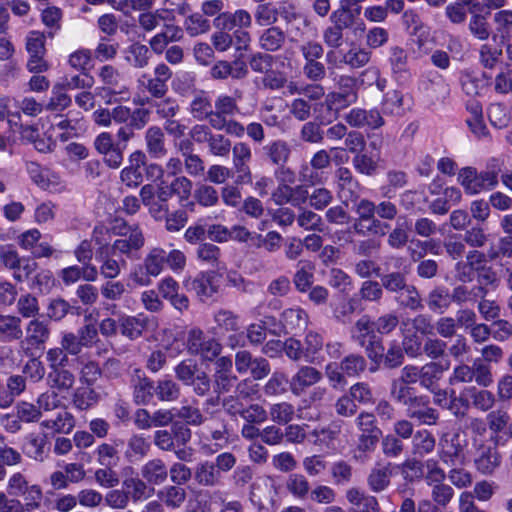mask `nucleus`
I'll return each instance as SVG.
<instances>
[{
	"label": "nucleus",
	"instance_id": "nucleus-8",
	"mask_svg": "<svg viewBox=\"0 0 512 512\" xmlns=\"http://www.w3.org/2000/svg\"><path fill=\"white\" fill-rule=\"evenodd\" d=\"M166 251L161 247H153L146 254L140 271L132 274L133 281L140 286H149L152 277L159 276L166 264Z\"/></svg>",
	"mask_w": 512,
	"mask_h": 512
},
{
	"label": "nucleus",
	"instance_id": "nucleus-63",
	"mask_svg": "<svg viewBox=\"0 0 512 512\" xmlns=\"http://www.w3.org/2000/svg\"><path fill=\"white\" fill-rule=\"evenodd\" d=\"M370 59V51L365 48L352 47L343 54L341 62L353 69H358L368 64Z\"/></svg>",
	"mask_w": 512,
	"mask_h": 512
},
{
	"label": "nucleus",
	"instance_id": "nucleus-16",
	"mask_svg": "<svg viewBox=\"0 0 512 512\" xmlns=\"http://www.w3.org/2000/svg\"><path fill=\"white\" fill-rule=\"evenodd\" d=\"M344 119L353 128L378 129L385 124L384 118L376 108L370 110L353 108L345 115Z\"/></svg>",
	"mask_w": 512,
	"mask_h": 512
},
{
	"label": "nucleus",
	"instance_id": "nucleus-59",
	"mask_svg": "<svg viewBox=\"0 0 512 512\" xmlns=\"http://www.w3.org/2000/svg\"><path fill=\"white\" fill-rule=\"evenodd\" d=\"M416 395L417 394L415 393V389L413 387L400 381L399 379H394L391 382L390 396L396 403L406 407Z\"/></svg>",
	"mask_w": 512,
	"mask_h": 512
},
{
	"label": "nucleus",
	"instance_id": "nucleus-55",
	"mask_svg": "<svg viewBox=\"0 0 512 512\" xmlns=\"http://www.w3.org/2000/svg\"><path fill=\"white\" fill-rule=\"evenodd\" d=\"M0 334L9 341L21 339L23 337L21 319L17 316L0 314Z\"/></svg>",
	"mask_w": 512,
	"mask_h": 512
},
{
	"label": "nucleus",
	"instance_id": "nucleus-10",
	"mask_svg": "<svg viewBox=\"0 0 512 512\" xmlns=\"http://www.w3.org/2000/svg\"><path fill=\"white\" fill-rule=\"evenodd\" d=\"M405 408L407 417L421 425L434 426L439 421L440 414L430 406V399L426 395H416Z\"/></svg>",
	"mask_w": 512,
	"mask_h": 512
},
{
	"label": "nucleus",
	"instance_id": "nucleus-64",
	"mask_svg": "<svg viewBox=\"0 0 512 512\" xmlns=\"http://www.w3.org/2000/svg\"><path fill=\"white\" fill-rule=\"evenodd\" d=\"M155 394L160 401L173 402L180 396V387L172 379L163 378L157 381Z\"/></svg>",
	"mask_w": 512,
	"mask_h": 512
},
{
	"label": "nucleus",
	"instance_id": "nucleus-61",
	"mask_svg": "<svg viewBox=\"0 0 512 512\" xmlns=\"http://www.w3.org/2000/svg\"><path fill=\"white\" fill-rule=\"evenodd\" d=\"M173 410L175 411V416L183 420L187 425L199 426L205 420L197 405L189 404L186 401L183 402L181 407L174 408Z\"/></svg>",
	"mask_w": 512,
	"mask_h": 512
},
{
	"label": "nucleus",
	"instance_id": "nucleus-30",
	"mask_svg": "<svg viewBox=\"0 0 512 512\" xmlns=\"http://www.w3.org/2000/svg\"><path fill=\"white\" fill-rule=\"evenodd\" d=\"M304 360L307 363H320L324 360L321 352L324 347L323 336L315 331H308L302 343Z\"/></svg>",
	"mask_w": 512,
	"mask_h": 512
},
{
	"label": "nucleus",
	"instance_id": "nucleus-25",
	"mask_svg": "<svg viewBox=\"0 0 512 512\" xmlns=\"http://www.w3.org/2000/svg\"><path fill=\"white\" fill-rule=\"evenodd\" d=\"M213 103L210 96L204 90H197L189 104V112L197 121L208 120L211 126V119L214 117Z\"/></svg>",
	"mask_w": 512,
	"mask_h": 512
},
{
	"label": "nucleus",
	"instance_id": "nucleus-49",
	"mask_svg": "<svg viewBox=\"0 0 512 512\" xmlns=\"http://www.w3.org/2000/svg\"><path fill=\"white\" fill-rule=\"evenodd\" d=\"M503 160L500 158H491L486 168L482 171H478V176L481 182L486 187L487 191L494 189L498 185V177L502 171Z\"/></svg>",
	"mask_w": 512,
	"mask_h": 512
},
{
	"label": "nucleus",
	"instance_id": "nucleus-5",
	"mask_svg": "<svg viewBox=\"0 0 512 512\" xmlns=\"http://www.w3.org/2000/svg\"><path fill=\"white\" fill-rule=\"evenodd\" d=\"M51 335L48 322L34 318L25 327V336L19 342V352L24 356H33L43 350Z\"/></svg>",
	"mask_w": 512,
	"mask_h": 512
},
{
	"label": "nucleus",
	"instance_id": "nucleus-56",
	"mask_svg": "<svg viewBox=\"0 0 512 512\" xmlns=\"http://www.w3.org/2000/svg\"><path fill=\"white\" fill-rule=\"evenodd\" d=\"M183 26L186 33L191 37L205 34L211 29L210 21L201 13L188 15L184 20Z\"/></svg>",
	"mask_w": 512,
	"mask_h": 512
},
{
	"label": "nucleus",
	"instance_id": "nucleus-7",
	"mask_svg": "<svg viewBox=\"0 0 512 512\" xmlns=\"http://www.w3.org/2000/svg\"><path fill=\"white\" fill-rule=\"evenodd\" d=\"M355 425L360 432L357 451L372 453L382 437V430L377 426L375 414L367 411L360 412L355 418Z\"/></svg>",
	"mask_w": 512,
	"mask_h": 512
},
{
	"label": "nucleus",
	"instance_id": "nucleus-52",
	"mask_svg": "<svg viewBox=\"0 0 512 512\" xmlns=\"http://www.w3.org/2000/svg\"><path fill=\"white\" fill-rule=\"evenodd\" d=\"M296 221L298 226L306 231H324V222L322 217L310 209L301 207Z\"/></svg>",
	"mask_w": 512,
	"mask_h": 512
},
{
	"label": "nucleus",
	"instance_id": "nucleus-51",
	"mask_svg": "<svg viewBox=\"0 0 512 512\" xmlns=\"http://www.w3.org/2000/svg\"><path fill=\"white\" fill-rule=\"evenodd\" d=\"M285 487L297 499H306L311 490L308 479L300 473H291L286 480Z\"/></svg>",
	"mask_w": 512,
	"mask_h": 512
},
{
	"label": "nucleus",
	"instance_id": "nucleus-19",
	"mask_svg": "<svg viewBox=\"0 0 512 512\" xmlns=\"http://www.w3.org/2000/svg\"><path fill=\"white\" fill-rule=\"evenodd\" d=\"M132 396L136 405H148L155 394L154 382L140 369H135L131 378Z\"/></svg>",
	"mask_w": 512,
	"mask_h": 512
},
{
	"label": "nucleus",
	"instance_id": "nucleus-24",
	"mask_svg": "<svg viewBox=\"0 0 512 512\" xmlns=\"http://www.w3.org/2000/svg\"><path fill=\"white\" fill-rule=\"evenodd\" d=\"M213 107L214 117L211 119V126H213V123L234 118L240 113L238 99L228 94H219L213 102Z\"/></svg>",
	"mask_w": 512,
	"mask_h": 512
},
{
	"label": "nucleus",
	"instance_id": "nucleus-53",
	"mask_svg": "<svg viewBox=\"0 0 512 512\" xmlns=\"http://www.w3.org/2000/svg\"><path fill=\"white\" fill-rule=\"evenodd\" d=\"M256 23L261 27L275 26L278 21V6L271 2L258 4L254 11Z\"/></svg>",
	"mask_w": 512,
	"mask_h": 512
},
{
	"label": "nucleus",
	"instance_id": "nucleus-50",
	"mask_svg": "<svg viewBox=\"0 0 512 512\" xmlns=\"http://www.w3.org/2000/svg\"><path fill=\"white\" fill-rule=\"evenodd\" d=\"M466 394L472 401L475 408L486 412L490 410L495 404V396L488 390H479L474 386L464 388Z\"/></svg>",
	"mask_w": 512,
	"mask_h": 512
},
{
	"label": "nucleus",
	"instance_id": "nucleus-6",
	"mask_svg": "<svg viewBox=\"0 0 512 512\" xmlns=\"http://www.w3.org/2000/svg\"><path fill=\"white\" fill-rule=\"evenodd\" d=\"M7 493L14 497H23L26 511L36 510L41 506L43 492L38 484H30L21 472L13 473L7 482Z\"/></svg>",
	"mask_w": 512,
	"mask_h": 512
},
{
	"label": "nucleus",
	"instance_id": "nucleus-23",
	"mask_svg": "<svg viewBox=\"0 0 512 512\" xmlns=\"http://www.w3.org/2000/svg\"><path fill=\"white\" fill-rule=\"evenodd\" d=\"M346 499L351 504L349 512H380L377 498L352 487L346 491Z\"/></svg>",
	"mask_w": 512,
	"mask_h": 512
},
{
	"label": "nucleus",
	"instance_id": "nucleus-33",
	"mask_svg": "<svg viewBox=\"0 0 512 512\" xmlns=\"http://www.w3.org/2000/svg\"><path fill=\"white\" fill-rule=\"evenodd\" d=\"M59 277L66 285L73 284L80 279L94 282L98 278V269L95 265H86L82 267L73 265L62 269L59 273Z\"/></svg>",
	"mask_w": 512,
	"mask_h": 512
},
{
	"label": "nucleus",
	"instance_id": "nucleus-9",
	"mask_svg": "<svg viewBox=\"0 0 512 512\" xmlns=\"http://www.w3.org/2000/svg\"><path fill=\"white\" fill-rule=\"evenodd\" d=\"M188 292H193L201 302H207L218 293V277L214 272H201L194 278L183 282Z\"/></svg>",
	"mask_w": 512,
	"mask_h": 512
},
{
	"label": "nucleus",
	"instance_id": "nucleus-60",
	"mask_svg": "<svg viewBox=\"0 0 512 512\" xmlns=\"http://www.w3.org/2000/svg\"><path fill=\"white\" fill-rule=\"evenodd\" d=\"M314 108L315 103L309 102L303 97L294 98L288 104L290 115L301 122L307 121L311 118Z\"/></svg>",
	"mask_w": 512,
	"mask_h": 512
},
{
	"label": "nucleus",
	"instance_id": "nucleus-57",
	"mask_svg": "<svg viewBox=\"0 0 512 512\" xmlns=\"http://www.w3.org/2000/svg\"><path fill=\"white\" fill-rule=\"evenodd\" d=\"M341 367L348 377H358L367 368V361L361 354L351 353L340 361Z\"/></svg>",
	"mask_w": 512,
	"mask_h": 512
},
{
	"label": "nucleus",
	"instance_id": "nucleus-54",
	"mask_svg": "<svg viewBox=\"0 0 512 512\" xmlns=\"http://www.w3.org/2000/svg\"><path fill=\"white\" fill-rule=\"evenodd\" d=\"M397 294V301L401 307L412 311L423 309L421 296L414 285L407 284L406 287Z\"/></svg>",
	"mask_w": 512,
	"mask_h": 512
},
{
	"label": "nucleus",
	"instance_id": "nucleus-32",
	"mask_svg": "<svg viewBox=\"0 0 512 512\" xmlns=\"http://www.w3.org/2000/svg\"><path fill=\"white\" fill-rule=\"evenodd\" d=\"M286 42V33L278 26H269L262 30L259 38V47L266 52H277Z\"/></svg>",
	"mask_w": 512,
	"mask_h": 512
},
{
	"label": "nucleus",
	"instance_id": "nucleus-29",
	"mask_svg": "<svg viewBox=\"0 0 512 512\" xmlns=\"http://www.w3.org/2000/svg\"><path fill=\"white\" fill-rule=\"evenodd\" d=\"M501 455L496 447L483 446L475 458V466L483 475H492L501 464Z\"/></svg>",
	"mask_w": 512,
	"mask_h": 512
},
{
	"label": "nucleus",
	"instance_id": "nucleus-1",
	"mask_svg": "<svg viewBox=\"0 0 512 512\" xmlns=\"http://www.w3.org/2000/svg\"><path fill=\"white\" fill-rule=\"evenodd\" d=\"M354 203L353 210L357 217L352 225L353 231L363 237L384 236L390 226L376 216V204L366 198L359 199Z\"/></svg>",
	"mask_w": 512,
	"mask_h": 512
},
{
	"label": "nucleus",
	"instance_id": "nucleus-38",
	"mask_svg": "<svg viewBox=\"0 0 512 512\" xmlns=\"http://www.w3.org/2000/svg\"><path fill=\"white\" fill-rule=\"evenodd\" d=\"M120 332L130 340L141 337L145 330L148 319L143 314L137 316L123 315L118 320Z\"/></svg>",
	"mask_w": 512,
	"mask_h": 512
},
{
	"label": "nucleus",
	"instance_id": "nucleus-34",
	"mask_svg": "<svg viewBox=\"0 0 512 512\" xmlns=\"http://www.w3.org/2000/svg\"><path fill=\"white\" fill-rule=\"evenodd\" d=\"M426 305L428 309L436 314L445 313L451 306L450 290L444 285L435 286L427 295Z\"/></svg>",
	"mask_w": 512,
	"mask_h": 512
},
{
	"label": "nucleus",
	"instance_id": "nucleus-62",
	"mask_svg": "<svg viewBox=\"0 0 512 512\" xmlns=\"http://www.w3.org/2000/svg\"><path fill=\"white\" fill-rule=\"evenodd\" d=\"M194 199L200 206L209 208L219 203V193L213 186L201 183L194 191Z\"/></svg>",
	"mask_w": 512,
	"mask_h": 512
},
{
	"label": "nucleus",
	"instance_id": "nucleus-3",
	"mask_svg": "<svg viewBox=\"0 0 512 512\" xmlns=\"http://www.w3.org/2000/svg\"><path fill=\"white\" fill-rule=\"evenodd\" d=\"M350 337L353 342L365 350L369 358H376L380 354L383 339L377 335L368 315L359 318L350 329Z\"/></svg>",
	"mask_w": 512,
	"mask_h": 512
},
{
	"label": "nucleus",
	"instance_id": "nucleus-15",
	"mask_svg": "<svg viewBox=\"0 0 512 512\" xmlns=\"http://www.w3.org/2000/svg\"><path fill=\"white\" fill-rule=\"evenodd\" d=\"M22 451L30 459L37 462L45 461L50 453L48 434L43 431L28 433L24 437Z\"/></svg>",
	"mask_w": 512,
	"mask_h": 512
},
{
	"label": "nucleus",
	"instance_id": "nucleus-13",
	"mask_svg": "<svg viewBox=\"0 0 512 512\" xmlns=\"http://www.w3.org/2000/svg\"><path fill=\"white\" fill-rule=\"evenodd\" d=\"M145 244V237L138 224L132 225V230L125 236H120L108 248L113 256L125 255L132 258Z\"/></svg>",
	"mask_w": 512,
	"mask_h": 512
},
{
	"label": "nucleus",
	"instance_id": "nucleus-4",
	"mask_svg": "<svg viewBox=\"0 0 512 512\" xmlns=\"http://www.w3.org/2000/svg\"><path fill=\"white\" fill-rule=\"evenodd\" d=\"M299 51L304 59L302 72L310 82H321L326 77V67L321 58L324 55V47L317 41H306L299 46Z\"/></svg>",
	"mask_w": 512,
	"mask_h": 512
},
{
	"label": "nucleus",
	"instance_id": "nucleus-41",
	"mask_svg": "<svg viewBox=\"0 0 512 512\" xmlns=\"http://www.w3.org/2000/svg\"><path fill=\"white\" fill-rule=\"evenodd\" d=\"M322 39L325 46L329 48L326 53L327 62L333 63L336 58L335 50L344 44V31L331 24L323 29Z\"/></svg>",
	"mask_w": 512,
	"mask_h": 512
},
{
	"label": "nucleus",
	"instance_id": "nucleus-14",
	"mask_svg": "<svg viewBox=\"0 0 512 512\" xmlns=\"http://www.w3.org/2000/svg\"><path fill=\"white\" fill-rule=\"evenodd\" d=\"M146 154L141 150H136L129 155V165L120 172V181L128 188L135 189L143 182L142 167L146 164Z\"/></svg>",
	"mask_w": 512,
	"mask_h": 512
},
{
	"label": "nucleus",
	"instance_id": "nucleus-11",
	"mask_svg": "<svg viewBox=\"0 0 512 512\" xmlns=\"http://www.w3.org/2000/svg\"><path fill=\"white\" fill-rule=\"evenodd\" d=\"M337 194L346 205L360 199L362 187L347 167H340L334 174Z\"/></svg>",
	"mask_w": 512,
	"mask_h": 512
},
{
	"label": "nucleus",
	"instance_id": "nucleus-31",
	"mask_svg": "<svg viewBox=\"0 0 512 512\" xmlns=\"http://www.w3.org/2000/svg\"><path fill=\"white\" fill-rule=\"evenodd\" d=\"M116 256H113L111 250L106 247V249H102L97 254V260L100 262L99 272L106 279H115L117 278L122 268L126 266V261L124 259H116Z\"/></svg>",
	"mask_w": 512,
	"mask_h": 512
},
{
	"label": "nucleus",
	"instance_id": "nucleus-21",
	"mask_svg": "<svg viewBox=\"0 0 512 512\" xmlns=\"http://www.w3.org/2000/svg\"><path fill=\"white\" fill-rule=\"evenodd\" d=\"M392 74L400 84L407 83L411 79V72L408 65L407 51L397 45L389 48L388 58Z\"/></svg>",
	"mask_w": 512,
	"mask_h": 512
},
{
	"label": "nucleus",
	"instance_id": "nucleus-26",
	"mask_svg": "<svg viewBox=\"0 0 512 512\" xmlns=\"http://www.w3.org/2000/svg\"><path fill=\"white\" fill-rule=\"evenodd\" d=\"M146 152L153 159H162L167 154L165 134L159 126L153 125L144 133Z\"/></svg>",
	"mask_w": 512,
	"mask_h": 512
},
{
	"label": "nucleus",
	"instance_id": "nucleus-42",
	"mask_svg": "<svg viewBox=\"0 0 512 512\" xmlns=\"http://www.w3.org/2000/svg\"><path fill=\"white\" fill-rule=\"evenodd\" d=\"M100 401V394L91 386H81L75 389L72 403L78 410L84 411L93 408Z\"/></svg>",
	"mask_w": 512,
	"mask_h": 512
},
{
	"label": "nucleus",
	"instance_id": "nucleus-22",
	"mask_svg": "<svg viewBox=\"0 0 512 512\" xmlns=\"http://www.w3.org/2000/svg\"><path fill=\"white\" fill-rule=\"evenodd\" d=\"M322 373L312 366H301L292 376L290 390L296 395H302L305 390L322 380Z\"/></svg>",
	"mask_w": 512,
	"mask_h": 512
},
{
	"label": "nucleus",
	"instance_id": "nucleus-28",
	"mask_svg": "<svg viewBox=\"0 0 512 512\" xmlns=\"http://www.w3.org/2000/svg\"><path fill=\"white\" fill-rule=\"evenodd\" d=\"M462 446L458 433H444L438 442V455L445 464H453L460 456Z\"/></svg>",
	"mask_w": 512,
	"mask_h": 512
},
{
	"label": "nucleus",
	"instance_id": "nucleus-17",
	"mask_svg": "<svg viewBox=\"0 0 512 512\" xmlns=\"http://www.w3.org/2000/svg\"><path fill=\"white\" fill-rule=\"evenodd\" d=\"M392 463H376L366 477L368 489L375 494L382 493L391 486L393 476Z\"/></svg>",
	"mask_w": 512,
	"mask_h": 512
},
{
	"label": "nucleus",
	"instance_id": "nucleus-37",
	"mask_svg": "<svg viewBox=\"0 0 512 512\" xmlns=\"http://www.w3.org/2000/svg\"><path fill=\"white\" fill-rule=\"evenodd\" d=\"M75 375L68 368L49 369L46 383L50 389L69 392L75 384Z\"/></svg>",
	"mask_w": 512,
	"mask_h": 512
},
{
	"label": "nucleus",
	"instance_id": "nucleus-35",
	"mask_svg": "<svg viewBox=\"0 0 512 512\" xmlns=\"http://www.w3.org/2000/svg\"><path fill=\"white\" fill-rule=\"evenodd\" d=\"M457 181L462 186L464 192L469 196L480 194L487 191L484 184L478 176V170L475 167L461 168L457 175Z\"/></svg>",
	"mask_w": 512,
	"mask_h": 512
},
{
	"label": "nucleus",
	"instance_id": "nucleus-36",
	"mask_svg": "<svg viewBox=\"0 0 512 512\" xmlns=\"http://www.w3.org/2000/svg\"><path fill=\"white\" fill-rule=\"evenodd\" d=\"M262 151L266 159L276 166L285 165L291 155V148L289 144L282 139L269 142L263 146Z\"/></svg>",
	"mask_w": 512,
	"mask_h": 512
},
{
	"label": "nucleus",
	"instance_id": "nucleus-44",
	"mask_svg": "<svg viewBox=\"0 0 512 512\" xmlns=\"http://www.w3.org/2000/svg\"><path fill=\"white\" fill-rule=\"evenodd\" d=\"M281 321L285 329L293 331L305 328L308 325L309 316L300 307L288 308L282 312Z\"/></svg>",
	"mask_w": 512,
	"mask_h": 512
},
{
	"label": "nucleus",
	"instance_id": "nucleus-43",
	"mask_svg": "<svg viewBox=\"0 0 512 512\" xmlns=\"http://www.w3.org/2000/svg\"><path fill=\"white\" fill-rule=\"evenodd\" d=\"M142 477L150 484L159 485L168 476L165 463L161 459L149 460L141 469Z\"/></svg>",
	"mask_w": 512,
	"mask_h": 512
},
{
	"label": "nucleus",
	"instance_id": "nucleus-45",
	"mask_svg": "<svg viewBox=\"0 0 512 512\" xmlns=\"http://www.w3.org/2000/svg\"><path fill=\"white\" fill-rule=\"evenodd\" d=\"M136 115H139L141 119H149L150 111L146 108H135L131 109L125 105H117L111 109L112 122L120 125H125L131 122Z\"/></svg>",
	"mask_w": 512,
	"mask_h": 512
},
{
	"label": "nucleus",
	"instance_id": "nucleus-48",
	"mask_svg": "<svg viewBox=\"0 0 512 512\" xmlns=\"http://www.w3.org/2000/svg\"><path fill=\"white\" fill-rule=\"evenodd\" d=\"M150 449V444L145 437L133 434L127 441L125 457L129 462L143 459Z\"/></svg>",
	"mask_w": 512,
	"mask_h": 512
},
{
	"label": "nucleus",
	"instance_id": "nucleus-2",
	"mask_svg": "<svg viewBox=\"0 0 512 512\" xmlns=\"http://www.w3.org/2000/svg\"><path fill=\"white\" fill-rule=\"evenodd\" d=\"M185 345L190 355L198 356L203 362H213L222 351L221 343L198 327L187 332Z\"/></svg>",
	"mask_w": 512,
	"mask_h": 512
},
{
	"label": "nucleus",
	"instance_id": "nucleus-47",
	"mask_svg": "<svg viewBox=\"0 0 512 512\" xmlns=\"http://www.w3.org/2000/svg\"><path fill=\"white\" fill-rule=\"evenodd\" d=\"M408 108L405 107L404 96L400 91L387 92L382 100V111L386 115L402 116Z\"/></svg>",
	"mask_w": 512,
	"mask_h": 512
},
{
	"label": "nucleus",
	"instance_id": "nucleus-40",
	"mask_svg": "<svg viewBox=\"0 0 512 512\" xmlns=\"http://www.w3.org/2000/svg\"><path fill=\"white\" fill-rule=\"evenodd\" d=\"M436 446L434 435L426 429L417 430L411 441V453L417 457L431 454Z\"/></svg>",
	"mask_w": 512,
	"mask_h": 512
},
{
	"label": "nucleus",
	"instance_id": "nucleus-46",
	"mask_svg": "<svg viewBox=\"0 0 512 512\" xmlns=\"http://www.w3.org/2000/svg\"><path fill=\"white\" fill-rule=\"evenodd\" d=\"M149 122V119H141L139 115H136L131 122L125 125H121L116 133V144L122 145L123 148H127V144L130 140L135 137V131L142 130Z\"/></svg>",
	"mask_w": 512,
	"mask_h": 512
},
{
	"label": "nucleus",
	"instance_id": "nucleus-39",
	"mask_svg": "<svg viewBox=\"0 0 512 512\" xmlns=\"http://www.w3.org/2000/svg\"><path fill=\"white\" fill-rule=\"evenodd\" d=\"M445 368L438 362L431 361L421 366L419 385L427 391H434L439 387Z\"/></svg>",
	"mask_w": 512,
	"mask_h": 512
},
{
	"label": "nucleus",
	"instance_id": "nucleus-20",
	"mask_svg": "<svg viewBox=\"0 0 512 512\" xmlns=\"http://www.w3.org/2000/svg\"><path fill=\"white\" fill-rule=\"evenodd\" d=\"M216 29L232 30L249 29L252 26V16L245 9H237L234 12H224L213 20Z\"/></svg>",
	"mask_w": 512,
	"mask_h": 512
},
{
	"label": "nucleus",
	"instance_id": "nucleus-58",
	"mask_svg": "<svg viewBox=\"0 0 512 512\" xmlns=\"http://www.w3.org/2000/svg\"><path fill=\"white\" fill-rule=\"evenodd\" d=\"M214 321L222 332H237L240 330L239 316L228 309H219L214 313Z\"/></svg>",
	"mask_w": 512,
	"mask_h": 512
},
{
	"label": "nucleus",
	"instance_id": "nucleus-12",
	"mask_svg": "<svg viewBox=\"0 0 512 512\" xmlns=\"http://www.w3.org/2000/svg\"><path fill=\"white\" fill-rule=\"evenodd\" d=\"M97 76L104 84L102 88L107 94L117 100H128L130 98L129 89L121 85L122 76L119 70L113 65H104L99 68Z\"/></svg>",
	"mask_w": 512,
	"mask_h": 512
},
{
	"label": "nucleus",
	"instance_id": "nucleus-18",
	"mask_svg": "<svg viewBox=\"0 0 512 512\" xmlns=\"http://www.w3.org/2000/svg\"><path fill=\"white\" fill-rule=\"evenodd\" d=\"M404 355L405 353L401 345L396 340L389 342L386 352L384 344L382 342L380 347V354L378 355V357L369 358V360L374 364L373 367H370V371H377L381 364H383L384 367L388 369L398 368L404 362Z\"/></svg>",
	"mask_w": 512,
	"mask_h": 512
},
{
	"label": "nucleus",
	"instance_id": "nucleus-27",
	"mask_svg": "<svg viewBox=\"0 0 512 512\" xmlns=\"http://www.w3.org/2000/svg\"><path fill=\"white\" fill-rule=\"evenodd\" d=\"M194 481L202 487H218L223 484L224 476L219 475L212 461L199 462L193 470Z\"/></svg>",
	"mask_w": 512,
	"mask_h": 512
}]
</instances>
